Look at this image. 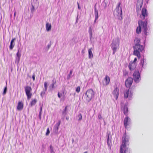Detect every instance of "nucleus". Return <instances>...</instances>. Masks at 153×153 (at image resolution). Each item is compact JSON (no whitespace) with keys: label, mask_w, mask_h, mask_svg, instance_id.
I'll return each instance as SVG.
<instances>
[{"label":"nucleus","mask_w":153,"mask_h":153,"mask_svg":"<svg viewBox=\"0 0 153 153\" xmlns=\"http://www.w3.org/2000/svg\"><path fill=\"white\" fill-rule=\"evenodd\" d=\"M133 79L130 77H129L126 80L125 85L127 87H130L132 84L133 79L136 83H138L140 80V74L137 71H135L133 74Z\"/></svg>","instance_id":"obj_1"},{"label":"nucleus","mask_w":153,"mask_h":153,"mask_svg":"<svg viewBox=\"0 0 153 153\" xmlns=\"http://www.w3.org/2000/svg\"><path fill=\"white\" fill-rule=\"evenodd\" d=\"M135 46L134 47V53L138 58L140 57V52L142 51L144 48L142 45H140V40L138 38H136L134 40Z\"/></svg>","instance_id":"obj_2"},{"label":"nucleus","mask_w":153,"mask_h":153,"mask_svg":"<svg viewBox=\"0 0 153 153\" xmlns=\"http://www.w3.org/2000/svg\"><path fill=\"white\" fill-rule=\"evenodd\" d=\"M139 27H137L136 32L137 33L139 34L140 33L141 30L142 26L143 27V30H144V33L146 35H147V27L146 22H142V21L138 22Z\"/></svg>","instance_id":"obj_3"},{"label":"nucleus","mask_w":153,"mask_h":153,"mask_svg":"<svg viewBox=\"0 0 153 153\" xmlns=\"http://www.w3.org/2000/svg\"><path fill=\"white\" fill-rule=\"evenodd\" d=\"M129 137L126 134V133L123 134L122 137V144L121 145L120 147V153H123V148L126 147V145H129Z\"/></svg>","instance_id":"obj_4"},{"label":"nucleus","mask_w":153,"mask_h":153,"mask_svg":"<svg viewBox=\"0 0 153 153\" xmlns=\"http://www.w3.org/2000/svg\"><path fill=\"white\" fill-rule=\"evenodd\" d=\"M121 4L119 2L117 5L116 8L114 12V14L115 17L117 18L120 19V18L122 19L121 15H122V8L121 6Z\"/></svg>","instance_id":"obj_5"},{"label":"nucleus","mask_w":153,"mask_h":153,"mask_svg":"<svg viewBox=\"0 0 153 153\" xmlns=\"http://www.w3.org/2000/svg\"><path fill=\"white\" fill-rule=\"evenodd\" d=\"M120 40L118 38H116L114 39L112 43L111 47L113 51V54H114L115 52L118 49L119 46Z\"/></svg>","instance_id":"obj_6"},{"label":"nucleus","mask_w":153,"mask_h":153,"mask_svg":"<svg viewBox=\"0 0 153 153\" xmlns=\"http://www.w3.org/2000/svg\"><path fill=\"white\" fill-rule=\"evenodd\" d=\"M143 3V0H137V13L141 9Z\"/></svg>","instance_id":"obj_7"},{"label":"nucleus","mask_w":153,"mask_h":153,"mask_svg":"<svg viewBox=\"0 0 153 153\" xmlns=\"http://www.w3.org/2000/svg\"><path fill=\"white\" fill-rule=\"evenodd\" d=\"M106 137H107V143L109 149H111V137L110 136V134L107 133Z\"/></svg>","instance_id":"obj_8"},{"label":"nucleus","mask_w":153,"mask_h":153,"mask_svg":"<svg viewBox=\"0 0 153 153\" xmlns=\"http://www.w3.org/2000/svg\"><path fill=\"white\" fill-rule=\"evenodd\" d=\"M131 120L128 117H125L124 120V126L126 128L127 126H128L131 123Z\"/></svg>","instance_id":"obj_9"},{"label":"nucleus","mask_w":153,"mask_h":153,"mask_svg":"<svg viewBox=\"0 0 153 153\" xmlns=\"http://www.w3.org/2000/svg\"><path fill=\"white\" fill-rule=\"evenodd\" d=\"M122 109L123 111L124 114L126 116L127 115V112L128 111V108L127 107V103L125 104L121 105Z\"/></svg>","instance_id":"obj_10"},{"label":"nucleus","mask_w":153,"mask_h":153,"mask_svg":"<svg viewBox=\"0 0 153 153\" xmlns=\"http://www.w3.org/2000/svg\"><path fill=\"white\" fill-rule=\"evenodd\" d=\"M61 123V120H58V122L54 125L53 128L54 132L56 133H57L59 129V127Z\"/></svg>","instance_id":"obj_11"},{"label":"nucleus","mask_w":153,"mask_h":153,"mask_svg":"<svg viewBox=\"0 0 153 153\" xmlns=\"http://www.w3.org/2000/svg\"><path fill=\"white\" fill-rule=\"evenodd\" d=\"M146 16H147V10L145 8H143L142 10V14L140 17L142 19H144Z\"/></svg>","instance_id":"obj_12"},{"label":"nucleus","mask_w":153,"mask_h":153,"mask_svg":"<svg viewBox=\"0 0 153 153\" xmlns=\"http://www.w3.org/2000/svg\"><path fill=\"white\" fill-rule=\"evenodd\" d=\"M109 77L107 76H106L104 80L102 81L103 84L104 85H106L108 84L109 83Z\"/></svg>","instance_id":"obj_13"},{"label":"nucleus","mask_w":153,"mask_h":153,"mask_svg":"<svg viewBox=\"0 0 153 153\" xmlns=\"http://www.w3.org/2000/svg\"><path fill=\"white\" fill-rule=\"evenodd\" d=\"M31 90V88L30 86H27L25 88V91L27 96H31L32 94L30 93Z\"/></svg>","instance_id":"obj_14"},{"label":"nucleus","mask_w":153,"mask_h":153,"mask_svg":"<svg viewBox=\"0 0 153 153\" xmlns=\"http://www.w3.org/2000/svg\"><path fill=\"white\" fill-rule=\"evenodd\" d=\"M128 67L131 71L134 70L136 68L135 63L131 62L128 65Z\"/></svg>","instance_id":"obj_15"},{"label":"nucleus","mask_w":153,"mask_h":153,"mask_svg":"<svg viewBox=\"0 0 153 153\" xmlns=\"http://www.w3.org/2000/svg\"><path fill=\"white\" fill-rule=\"evenodd\" d=\"M17 109L18 110H21L23 108V104L22 101H19L17 106Z\"/></svg>","instance_id":"obj_16"},{"label":"nucleus","mask_w":153,"mask_h":153,"mask_svg":"<svg viewBox=\"0 0 153 153\" xmlns=\"http://www.w3.org/2000/svg\"><path fill=\"white\" fill-rule=\"evenodd\" d=\"M92 98V96H82V99L85 102H89Z\"/></svg>","instance_id":"obj_17"},{"label":"nucleus","mask_w":153,"mask_h":153,"mask_svg":"<svg viewBox=\"0 0 153 153\" xmlns=\"http://www.w3.org/2000/svg\"><path fill=\"white\" fill-rule=\"evenodd\" d=\"M85 95L86 96H93L94 95V92L93 90L90 89L86 92Z\"/></svg>","instance_id":"obj_18"},{"label":"nucleus","mask_w":153,"mask_h":153,"mask_svg":"<svg viewBox=\"0 0 153 153\" xmlns=\"http://www.w3.org/2000/svg\"><path fill=\"white\" fill-rule=\"evenodd\" d=\"M52 83L49 86V89L51 90H53L56 87V86H55L56 84V81L53 80H52Z\"/></svg>","instance_id":"obj_19"},{"label":"nucleus","mask_w":153,"mask_h":153,"mask_svg":"<svg viewBox=\"0 0 153 153\" xmlns=\"http://www.w3.org/2000/svg\"><path fill=\"white\" fill-rule=\"evenodd\" d=\"M15 40L16 39L15 38H14L11 40L10 46V50H12L13 49L15 45Z\"/></svg>","instance_id":"obj_20"},{"label":"nucleus","mask_w":153,"mask_h":153,"mask_svg":"<svg viewBox=\"0 0 153 153\" xmlns=\"http://www.w3.org/2000/svg\"><path fill=\"white\" fill-rule=\"evenodd\" d=\"M133 93L132 91L129 89L124 93V96H131L133 95Z\"/></svg>","instance_id":"obj_21"},{"label":"nucleus","mask_w":153,"mask_h":153,"mask_svg":"<svg viewBox=\"0 0 153 153\" xmlns=\"http://www.w3.org/2000/svg\"><path fill=\"white\" fill-rule=\"evenodd\" d=\"M51 24L47 23L46 24V28L47 31H50L51 29Z\"/></svg>","instance_id":"obj_22"},{"label":"nucleus","mask_w":153,"mask_h":153,"mask_svg":"<svg viewBox=\"0 0 153 153\" xmlns=\"http://www.w3.org/2000/svg\"><path fill=\"white\" fill-rule=\"evenodd\" d=\"M36 102L37 100L35 99L32 100L29 104V106L31 107L35 105Z\"/></svg>","instance_id":"obj_23"},{"label":"nucleus","mask_w":153,"mask_h":153,"mask_svg":"<svg viewBox=\"0 0 153 153\" xmlns=\"http://www.w3.org/2000/svg\"><path fill=\"white\" fill-rule=\"evenodd\" d=\"M92 48L89 49L88 50V57L89 59H91L93 58V55L91 51Z\"/></svg>","instance_id":"obj_24"},{"label":"nucleus","mask_w":153,"mask_h":153,"mask_svg":"<svg viewBox=\"0 0 153 153\" xmlns=\"http://www.w3.org/2000/svg\"><path fill=\"white\" fill-rule=\"evenodd\" d=\"M95 19L94 21V22L95 23L96 21L98 19V11L96 9L95 7Z\"/></svg>","instance_id":"obj_25"},{"label":"nucleus","mask_w":153,"mask_h":153,"mask_svg":"<svg viewBox=\"0 0 153 153\" xmlns=\"http://www.w3.org/2000/svg\"><path fill=\"white\" fill-rule=\"evenodd\" d=\"M67 112L68 111L67 109V106H66L64 110H63L62 112V116H63L64 117H63V118H62V119H64V118L65 116L67 114Z\"/></svg>","instance_id":"obj_26"},{"label":"nucleus","mask_w":153,"mask_h":153,"mask_svg":"<svg viewBox=\"0 0 153 153\" xmlns=\"http://www.w3.org/2000/svg\"><path fill=\"white\" fill-rule=\"evenodd\" d=\"M113 94L114 96H118V89L117 88H116L114 90L113 92Z\"/></svg>","instance_id":"obj_27"},{"label":"nucleus","mask_w":153,"mask_h":153,"mask_svg":"<svg viewBox=\"0 0 153 153\" xmlns=\"http://www.w3.org/2000/svg\"><path fill=\"white\" fill-rule=\"evenodd\" d=\"M16 60L17 61L18 63L20 61L21 56V54L19 53V50L18 51V52L16 54Z\"/></svg>","instance_id":"obj_28"},{"label":"nucleus","mask_w":153,"mask_h":153,"mask_svg":"<svg viewBox=\"0 0 153 153\" xmlns=\"http://www.w3.org/2000/svg\"><path fill=\"white\" fill-rule=\"evenodd\" d=\"M73 73V70H71L70 71L69 74L67 75V78L68 80H69L71 77V75Z\"/></svg>","instance_id":"obj_29"},{"label":"nucleus","mask_w":153,"mask_h":153,"mask_svg":"<svg viewBox=\"0 0 153 153\" xmlns=\"http://www.w3.org/2000/svg\"><path fill=\"white\" fill-rule=\"evenodd\" d=\"M49 148L50 153H55L54 151L53 147L51 145H50Z\"/></svg>","instance_id":"obj_30"},{"label":"nucleus","mask_w":153,"mask_h":153,"mask_svg":"<svg viewBox=\"0 0 153 153\" xmlns=\"http://www.w3.org/2000/svg\"><path fill=\"white\" fill-rule=\"evenodd\" d=\"M76 118H77L78 121L81 120L82 119V116L81 114L79 113L77 116Z\"/></svg>","instance_id":"obj_31"},{"label":"nucleus","mask_w":153,"mask_h":153,"mask_svg":"<svg viewBox=\"0 0 153 153\" xmlns=\"http://www.w3.org/2000/svg\"><path fill=\"white\" fill-rule=\"evenodd\" d=\"M42 105L40 107V111L39 113V118L40 119H41V114L42 113Z\"/></svg>","instance_id":"obj_32"},{"label":"nucleus","mask_w":153,"mask_h":153,"mask_svg":"<svg viewBox=\"0 0 153 153\" xmlns=\"http://www.w3.org/2000/svg\"><path fill=\"white\" fill-rule=\"evenodd\" d=\"M146 60L144 59H142L140 62V64L141 65H142L143 67V65L144 63L145 62Z\"/></svg>","instance_id":"obj_33"},{"label":"nucleus","mask_w":153,"mask_h":153,"mask_svg":"<svg viewBox=\"0 0 153 153\" xmlns=\"http://www.w3.org/2000/svg\"><path fill=\"white\" fill-rule=\"evenodd\" d=\"M44 87L45 89V91H46L47 89V83L46 82H45L44 83Z\"/></svg>","instance_id":"obj_34"},{"label":"nucleus","mask_w":153,"mask_h":153,"mask_svg":"<svg viewBox=\"0 0 153 153\" xmlns=\"http://www.w3.org/2000/svg\"><path fill=\"white\" fill-rule=\"evenodd\" d=\"M88 32L89 33L91 38V36H92V30H91V27H89V30Z\"/></svg>","instance_id":"obj_35"},{"label":"nucleus","mask_w":153,"mask_h":153,"mask_svg":"<svg viewBox=\"0 0 153 153\" xmlns=\"http://www.w3.org/2000/svg\"><path fill=\"white\" fill-rule=\"evenodd\" d=\"M132 96H124V98L125 99H126L127 98L129 100H131L132 99Z\"/></svg>","instance_id":"obj_36"},{"label":"nucleus","mask_w":153,"mask_h":153,"mask_svg":"<svg viewBox=\"0 0 153 153\" xmlns=\"http://www.w3.org/2000/svg\"><path fill=\"white\" fill-rule=\"evenodd\" d=\"M80 87L79 86H78L77 87L76 89V92L79 93L80 91Z\"/></svg>","instance_id":"obj_37"},{"label":"nucleus","mask_w":153,"mask_h":153,"mask_svg":"<svg viewBox=\"0 0 153 153\" xmlns=\"http://www.w3.org/2000/svg\"><path fill=\"white\" fill-rule=\"evenodd\" d=\"M7 91V87L6 86L4 88V90L3 92V94L4 95L6 93Z\"/></svg>","instance_id":"obj_38"},{"label":"nucleus","mask_w":153,"mask_h":153,"mask_svg":"<svg viewBox=\"0 0 153 153\" xmlns=\"http://www.w3.org/2000/svg\"><path fill=\"white\" fill-rule=\"evenodd\" d=\"M50 133V131L49 128H48L47 129V132L46 133V135L47 136L49 135Z\"/></svg>","instance_id":"obj_39"},{"label":"nucleus","mask_w":153,"mask_h":153,"mask_svg":"<svg viewBox=\"0 0 153 153\" xmlns=\"http://www.w3.org/2000/svg\"><path fill=\"white\" fill-rule=\"evenodd\" d=\"M31 12L33 13L34 11V7L33 5H32V7L31 8Z\"/></svg>","instance_id":"obj_40"},{"label":"nucleus","mask_w":153,"mask_h":153,"mask_svg":"<svg viewBox=\"0 0 153 153\" xmlns=\"http://www.w3.org/2000/svg\"><path fill=\"white\" fill-rule=\"evenodd\" d=\"M98 118L100 119H101L102 118V117L101 116V115L100 114H98Z\"/></svg>","instance_id":"obj_41"},{"label":"nucleus","mask_w":153,"mask_h":153,"mask_svg":"<svg viewBox=\"0 0 153 153\" xmlns=\"http://www.w3.org/2000/svg\"><path fill=\"white\" fill-rule=\"evenodd\" d=\"M35 75L34 74H33V76H32V78L33 79V80L34 81L35 79Z\"/></svg>","instance_id":"obj_42"},{"label":"nucleus","mask_w":153,"mask_h":153,"mask_svg":"<svg viewBox=\"0 0 153 153\" xmlns=\"http://www.w3.org/2000/svg\"><path fill=\"white\" fill-rule=\"evenodd\" d=\"M77 5H78V8L79 9H80L81 8V7H80L79 4L78 2H77Z\"/></svg>","instance_id":"obj_43"},{"label":"nucleus","mask_w":153,"mask_h":153,"mask_svg":"<svg viewBox=\"0 0 153 153\" xmlns=\"http://www.w3.org/2000/svg\"><path fill=\"white\" fill-rule=\"evenodd\" d=\"M125 150H126V153H129V152L128 148H126V149Z\"/></svg>","instance_id":"obj_44"},{"label":"nucleus","mask_w":153,"mask_h":153,"mask_svg":"<svg viewBox=\"0 0 153 153\" xmlns=\"http://www.w3.org/2000/svg\"><path fill=\"white\" fill-rule=\"evenodd\" d=\"M137 60V58H134V60L133 61V62H134V63H135V62H136V61Z\"/></svg>","instance_id":"obj_45"},{"label":"nucleus","mask_w":153,"mask_h":153,"mask_svg":"<svg viewBox=\"0 0 153 153\" xmlns=\"http://www.w3.org/2000/svg\"><path fill=\"white\" fill-rule=\"evenodd\" d=\"M51 44H48V45L47 47H48V49L50 48V47H51Z\"/></svg>","instance_id":"obj_46"},{"label":"nucleus","mask_w":153,"mask_h":153,"mask_svg":"<svg viewBox=\"0 0 153 153\" xmlns=\"http://www.w3.org/2000/svg\"><path fill=\"white\" fill-rule=\"evenodd\" d=\"M28 99H29L31 98V96H27Z\"/></svg>","instance_id":"obj_47"},{"label":"nucleus","mask_w":153,"mask_h":153,"mask_svg":"<svg viewBox=\"0 0 153 153\" xmlns=\"http://www.w3.org/2000/svg\"><path fill=\"white\" fill-rule=\"evenodd\" d=\"M118 96H116V97L115 98L116 100H117V99H118Z\"/></svg>","instance_id":"obj_48"},{"label":"nucleus","mask_w":153,"mask_h":153,"mask_svg":"<svg viewBox=\"0 0 153 153\" xmlns=\"http://www.w3.org/2000/svg\"><path fill=\"white\" fill-rule=\"evenodd\" d=\"M66 120H68V119H69V118H68V117H67L66 118Z\"/></svg>","instance_id":"obj_49"},{"label":"nucleus","mask_w":153,"mask_h":153,"mask_svg":"<svg viewBox=\"0 0 153 153\" xmlns=\"http://www.w3.org/2000/svg\"><path fill=\"white\" fill-rule=\"evenodd\" d=\"M124 153H126V150H125L124 151Z\"/></svg>","instance_id":"obj_50"},{"label":"nucleus","mask_w":153,"mask_h":153,"mask_svg":"<svg viewBox=\"0 0 153 153\" xmlns=\"http://www.w3.org/2000/svg\"><path fill=\"white\" fill-rule=\"evenodd\" d=\"M16 12H15L14 13V17H15V16H16Z\"/></svg>","instance_id":"obj_51"},{"label":"nucleus","mask_w":153,"mask_h":153,"mask_svg":"<svg viewBox=\"0 0 153 153\" xmlns=\"http://www.w3.org/2000/svg\"><path fill=\"white\" fill-rule=\"evenodd\" d=\"M58 96H60V95H59V93H58Z\"/></svg>","instance_id":"obj_52"},{"label":"nucleus","mask_w":153,"mask_h":153,"mask_svg":"<svg viewBox=\"0 0 153 153\" xmlns=\"http://www.w3.org/2000/svg\"><path fill=\"white\" fill-rule=\"evenodd\" d=\"M58 97H59V98H60L61 97V96H58Z\"/></svg>","instance_id":"obj_53"},{"label":"nucleus","mask_w":153,"mask_h":153,"mask_svg":"<svg viewBox=\"0 0 153 153\" xmlns=\"http://www.w3.org/2000/svg\"><path fill=\"white\" fill-rule=\"evenodd\" d=\"M84 153H88V152H85Z\"/></svg>","instance_id":"obj_54"},{"label":"nucleus","mask_w":153,"mask_h":153,"mask_svg":"<svg viewBox=\"0 0 153 153\" xmlns=\"http://www.w3.org/2000/svg\"><path fill=\"white\" fill-rule=\"evenodd\" d=\"M82 52H83V53H84V51L83 50H82Z\"/></svg>","instance_id":"obj_55"},{"label":"nucleus","mask_w":153,"mask_h":153,"mask_svg":"<svg viewBox=\"0 0 153 153\" xmlns=\"http://www.w3.org/2000/svg\"><path fill=\"white\" fill-rule=\"evenodd\" d=\"M149 0H147V2H148V1H149Z\"/></svg>","instance_id":"obj_56"},{"label":"nucleus","mask_w":153,"mask_h":153,"mask_svg":"<svg viewBox=\"0 0 153 153\" xmlns=\"http://www.w3.org/2000/svg\"><path fill=\"white\" fill-rule=\"evenodd\" d=\"M74 141V140H72V141Z\"/></svg>","instance_id":"obj_57"}]
</instances>
